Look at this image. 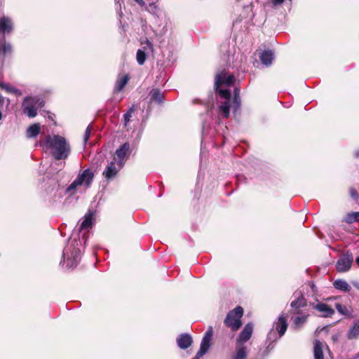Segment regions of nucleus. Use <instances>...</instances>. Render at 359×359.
<instances>
[{"label": "nucleus", "mask_w": 359, "mask_h": 359, "mask_svg": "<svg viewBox=\"0 0 359 359\" xmlns=\"http://www.w3.org/2000/svg\"><path fill=\"white\" fill-rule=\"evenodd\" d=\"M241 103V99L239 97V92L237 88H235L234 90V100H233V106L234 110L236 111L237 109L239 108Z\"/></svg>", "instance_id": "c756f323"}, {"label": "nucleus", "mask_w": 359, "mask_h": 359, "mask_svg": "<svg viewBox=\"0 0 359 359\" xmlns=\"http://www.w3.org/2000/svg\"><path fill=\"white\" fill-rule=\"evenodd\" d=\"M1 109H2V108H0V121L1 120L2 116H2V111H1Z\"/></svg>", "instance_id": "a19ab883"}, {"label": "nucleus", "mask_w": 359, "mask_h": 359, "mask_svg": "<svg viewBox=\"0 0 359 359\" xmlns=\"http://www.w3.org/2000/svg\"><path fill=\"white\" fill-rule=\"evenodd\" d=\"M135 110V105H133L131 107H130L128 111L124 114V126H127L128 123L130 121V118L132 116V114H133Z\"/></svg>", "instance_id": "cd10ccee"}, {"label": "nucleus", "mask_w": 359, "mask_h": 359, "mask_svg": "<svg viewBox=\"0 0 359 359\" xmlns=\"http://www.w3.org/2000/svg\"><path fill=\"white\" fill-rule=\"evenodd\" d=\"M235 81L234 76L228 74L225 71L217 74L215 76V87L221 98L224 100L219 107V112L224 118H228L230 114V97L231 93L226 87H229Z\"/></svg>", "instance_id": "f257e3e1"}, {"label": "nucleus", "mask_w": 359, "mask_h": 359, "mask_svg": "<svg viewBox=\"0 0 359 359\" xmlns=\"http://www.w3.org/2000/svg\"><path fill=\"white\" fill-rule=\"evenodd\" d=\"M151 101L161 103L162 102L163 95L158 89H153L150 92Z\"/></svg>", "instance_id": "b1692460"}, {"label": "nucleus", "mask_w": 359, "mask_h": 359, "mask_svg": "<svg viewBox=\"0 0 359 359\" xmlns=\"http://www.w3.org/2000/svg\"><path fill=\"white\" fill-rule=\"evenodd\" d=\"M177 343L180 348L186 349L191 345L192 338L188 334H182L177 339Z\"/></svg>", "instance_id": "2eb2a0df"}, {"label": "nucleus", "mask_w": 359, "mask_h": 359, "mask_svg": "<svg viewBox=\"0 0 359 359\" xmlns=\"http://www.w3.org/2000/svg\"><path fill=\"white\" fill-rule=\"evenodd\" d=\"M353 257L351 253L346 252L341 255L336 264V269L338 272L348 271L353 264Z\"/></svg>", "instance_id": "1a4fd4ad"}, {"label": "nucleus", "mask_w": 359, "mask_h": 359, "mask_svg": "<svg viewBox=\"0 0 359 359\" xmlns=\"http://www.w3.org/2000/svg\"><path fill=\"white\" fill-rule=\"evenodd\" d=\"M41 132V126L39 123L31 125L26 131V136L28 138L36 137Z\"/></svg>", "instance_id": "6ab92c4d"}, {"label": "nucleus", "mask_w": 359, "mask_h": 359, "mask_svg": "<svg viewBox=\"0 0 359 359\" xmlns=\"http://www.w3.org/2000/svg\"><path fill=\"white\" fill-rule=\"evenodd\" d=\"M121 168H119L118 166H116L115 161H111L107 166L102 175L107 180H110L116 175L117 172Z\"/></svg>", "instance_id": "ddd939ff"}, {"label": "nucleus", "mask_w": 359, "mask_h": 359, "mask_svg": "<svg viewBox=\"0 0 359 359\" xmlns=\"http://www.w3.org/2000/svg\"><path fill=\"white\" fill-rule=\"evenodd\" d=\"M137 4L142 6L144 5V1L143 0H135Z\"/></svg>", "instance_id": "58836bf2"}, {"label": "nucleus", "mask_w": 359, "mask_h": 359, "mask_svg": "<svg viewBox=\"0 0 359 359\" xmlns=\"http://www.w3.org/2000/svg\"><path fill=\"white\" fill-rule=\"evenodd\" d=\"M129 149V143L126 142L116 151L114 160L117 161V165H118L119 168H121L125 164L126 158L128 155Z\"/></svg>", "instance_id": "9d476101"}, {"label": "nucleus", "mask_w": 359, "mask_h": 359, "mask_svg": "<svg viewBox=\"0 0 359 359\" xmlns=\"http://www.w3.org/2000/svg\"><path fill=\"white\" fill-rule=\"evenodd\" d=\"M11 49H12V48H11V45L10 43H4L1 47V50L2 52H4V53H11Z\"/></svg>", "instance_id": "473e14b6"}, {"label": "nucleus", "mask_w": 359, "mask_h": 359, "mask_svg": "<svg viewBox=\"0 0 359 359\" xmlns=\"http://www.w3.org/2000/svg\"><path fill=\"white\" fill-rule=\"evenodd\" d=\"M5 86H6V84H5V83H2V82H0V88H1L4 89V87H5Z\"/></svg>", "instance_id": "ea45409f"}, {"label": "nucleus", "mask_w": 359, "mask_h": 359, "mask_svg": "<svg viewBox=\"0 0 359 359\" xmlns=\"http://www.w3.org/2000/svg\"><path fill=\"white\" fill-rule=\"evenodd\" d=\"M212 333V327H210L202 339L199 351L197 352L196 355L193 359H200V358H201L208 352L210 347Z\"/></svg>", "instance_id": "6e6552de"}, {"label": "nucleus", "mask_w": 359, "mask_h": 359, "mask_svg": "<svg viewBox=\"0 0 359 359\" xmlns=\"http://www.w3.org/2000/svg\"><path fill=\"white\" fill-rule=\"evenodd\" d=\"M334 286L336 289L344 291V292H349L351 290V286L344 280H341V279L336 280L334 282Z\"/></svg>", "instance_id": "4be33fe9"}, {"label": "nucleus", "mask_w": 359, "mask_h": 359, "mask_svg": "<svg viewBox=\"0 0 359 359\" xmlns=\"http://www.w3.org/2000/svg\"><path fill=\"white\" fill-rule=\"evenodd\" d=\"M353 286L359 290V282H353Z\"/></svg>", "instance_id": "4c0bfd02"}, {"label": "nucleus", "mask_w": 359, "mask_h": 359, "mask_svg": "<svg viewBox=\"0 0 359 359\" xmlns=\"http://www.w3.org/2000/svg\"><path fill=\"white\" fill-rule=\"evenodd\" d=\"M43 106V101L38 97H25L22 102L24 113L29 118H34L37 114V109Z\"/></svg>", "instance_id": "39448f33"}, {"label": "nucleus", "mask_w": 359, "mask_h": 359, "mask_svg": "<svg viewBox=\"0 0 359 359\" xmlns=\"http://www.w3.org/2000/svg\"><path fill=\"white\" fill-rule=\"evenodd\" d=\"M307 315L298 316L293 318V323L296 328L301 327L306 321Z\"/></svg>", "instance_id": "393cba45"}, {"label": "nucleus", "mask_w": 359, "mask_h": 359, "mask_svg": "<svg viewBox=\"0 0 359 359\" xmlns=\"http://www.w3.org/2000/svg\"><path fill=\"white\" fill-rule=\"evenodd\" d=\"M271 1L274 6L280 5L284 1V0H271Z\"/></svg>", "instance_id": "c9c22d12"}, {"label": "nucleus", "mask_w": 359, "mask_h": 359, "mask_svg": "<svg viewBox=\"0 0 359 359\" xmlns=\"http://www.w3.org/2000/svg\"><path fill=\"white\" fill-rule=\"evenodd\" d=\"M357 264L359 266V257L356 258V260H355Z\"/></svg>", "instance_id": "79ce46f5"}, {"label": "nucleus", "mask_w": 359, "mask_h": 359, "mask_svg": "<svg viewBox=\"0 0 359 359\" xmlns=\"http://www.w3.org/2000/svg\"><path fill=\"white\" fill-rule=\"evenodd\" d=\"M355 358H359V353L354 357Z\"/></svg>", "instance_id": "37998d69"}, {"label": "nucleus", "mask_w": 359, "mask_h": 359, "mask_svg": "<svg viewBox=\"0 0 359 359\" xmlns=\"http://www.w3.org/2000/svg\"><path fill=\"white\" fill-rule=\"evenodd\" d=\"M337 310L341 314H346V308L340 304H336L335 305Z\"/></svg>", "instance_id": "72a5a7b5"}, {"label": "nucleus", "mask_w": 359, "mask_h": 359, "mask_svg": "<svg viewBox=\"0 0 359 359\" xmlns=\"http://www.w3.org/2000/svg\"><path fill=\"white\" fill-rule=\"evenodd\" d=\"M39 144L43 149L50 150L57 160L66 159L71 152L69 143L59 135H47L44 140H40Z\"/></svg>", "instance_id": "f03ea898"}, {"label": "nucleus", "mask_w": 359, "mask_h": 359, "mask_svg": "<svg viewBox=\"0 0 359 359\" xmlns=\"http://www.w3.org/2000/svg\"><path fill=\"white\" fill-rule=\"evenodd\" d=\"M78 245L79 243L76 239L71 238L69 245L64 249L62 257L69 268L76 266L80 261L81 252L77 248Z\"/></svg>", "instance_id": "7ed1b4c3"}, {"label": "nucleus", "mask_w": 359, "mask_h": 359, "mask_svg": "<svg viewBox=\"0 0 359 359\" xmlns=\"http://www.w3.org/2000/svg\"><path fill=\"white\" fill-rule=\"evenodd\" d=\"M4 104V98L0 95V108H3Z\"/></svg>", "instance_id": "e433bc0d"}, {"label": "nucleus", "mask_w": 359, "mask_h": 359, "mask_svg": "<svg viewBox=\"0 0 359 359\" xmlns=\"http://www.w3.org/2000/svg\"><path fill=\"white\" fill-rule=\"evenodd\" d=\"M359 337V320L354 323L353 327L349 330L347 337L349 339H354Z\"/></svg>", "instance_id": "5701e85b"}, {"label": "nucleus", "mask_w": 359, "mask_h": 359, "mask_svg": "<svg viewBox=\"0 0 359 359\" xmlns=\"http://www.w3.org/2000/svg\"><path fill=\"white\" fill-rule=\"evenodd\" d=\"M13 31V22L8 17L0 18V32L4 34H10Z\"/></svg>", "instance_id": "f8f14e48"}, {"label": "nucleus", "mask_w": 359, "mask_h": 359, "mask_svg": "<svg viewBox=\"0 0 359 359\" xmlns=\"http://www.w3.org/2000/svg\"><path fill=\"white\" fill-rule=\"evenodd\" d=\"M345 222L348 224L359 222V212H353L347 214Z\"/></svg>", "instance_id": "bb28decb"}, {"label": "nucleus", "mask_w": 359, "mask_h": 359, "mask_svg": "<svg viewBox=\"0 0 359 359\" xmlns=\"http://www.w3.org/2000/svg\"><path fill=\"white\" fill-rule=\"evenodd\" d=\"M253 331V325L250 323H248L243 328V331L241 332L239 337L236 340L237 344L243 345L245 342L248 341L252 334Z\"/></svg>", "instance_id": "9b49d317"}, {"label": "nucleus", "mask_w": 359, "mask_h": 359, "mask_svg": "<svg viewBox=\"0 0 359 359\" xmlns=\"http://www.w3.org/2000/svg\"><path fill=\"white\" fill-rule=\"evenodd\" d=\"M274 58V55L271 50H265L260 55L262 63L268 66L270 65Z\"/></svg>", "instance_id": "aec40b11"}, {"label": "nucleus", "mask_w": 359, "mask_h": 359, "mask_svg": "<svg viewBox=\"0 0 359 359\" xmlns=\"http://www.w3.org/2000/svg\"><path fill=\"white\" fill-rule=\"evenodd\" d=\"M243 314V308L241 306H237L236 309L228 313L226 318L224 320L225 325L227 327H231L233 331L238 330L242 325L241 318H242Z\"/></svg>", "instance_id": "423d86ee"}, {"label": "nucleus", "mask_w": 359, "mask_h": 359, "mask_svg": "<svg viewBox=\"0 0 359 359\" xmlns=\"http://www.w3.org/2000/svg\"><path fill=\"white\" fill-rule=\"evenodd\" d=\"M94 221V213L93 211H89L83 217L82 222L81 223L79 230H88L93 225Z\"/></svg>", "instance_id": "dca6fc26"}, {"label": "nucleus", "mask_w": 359, "mask_h": 359, "mask_svg": "<svg viewBox=\"0 0 359 359\" xmlns=\"http://www.w3.org/2000/svg\"><path fill=\"white\" fill-rule=\"evenodd\" d=\"M351 195L355 199H356L358 198V194H357L356 191L354 189L351 190Z\"/></svg>", "instance_id": "f704fd0d"}, {"label": "nucleus", "mask_w": 359, "mask_h": 359, "mask_svg": "<svg viewBox=\"0 0 359 359\" xmlns=\"http://www.w3.org/2000/svg\"><path fill=\"white\" fill-rule=\"evenodd\" d=\"M323 344L319 340H316L314 342V359H324L323 351Z\"/></svg>", "instance_id": "412c9836"}, {"label": "nucleus", "mask_w": 359, "mask_h": 359, "mask_svg": "<svg viewBox=\"0 0 359 359\" xmlns=\"http://www.w3.org/2000/svg\"><path fill=\"white\" fill-rule=\"evenodd\" d=\"M305 305L304 299L302 296L298 297L297 300L291 302V306L292 308L299 309Z\"/></svg>", "instance_id": "c85d7f7f"}, {"label": "nucleus", "mask_w": 359, "mask_h": 359, "mask_svg": "<svg viewBox=\"0 0 359 359\" xmlns=\"http://www.w3.org/2000/svg\"><path fill=\"white\" fill-rule=\"evenodd\" d=\"M129 80L128 76L125 75L124 76L118 79L116 81L115 88L116 90L121 91L123 90V88L125 87V86L127 84L128 81Z\"/></svg>", "instance_id": "a878e982"}, {"label": "nucleus", "mask_w": 359, "mask_h": 359, "mask_svg": "<svg viewBox=\"0 0 359 359\" xmlns=\"http://www.w3.org/2000/svg\"><path fill=\"white\" fill-rule=\"evenodd\" d=\"M93 130V127L91 125H89L87 128L86 129L85 135L83 137V142L86 144L90 137V135L91 134V132Z\"/></svg>", "instance_id": "2f4dec72"}, {"label": "nucleus", "mask_w": 359, "mask_h": 359, "mask_svg": "<svg viewBox=\"0 0 359 359\" xmlns=\"http://www.w3.org/2000/svg\"><path fill=\"white\" fill-rule=\"evenodd\" d=\"M93 177V172L90 169H86L81 174L79 175L77 178L69 185L68 190H74L77 187L81 185H86V187H88Z\"/></svg>", "instance_id": "0eeeda50"}, {"label": "nucleus", "mask_w": 359, "mask_h": 359, "mask_svg": "<svg viewBox=\"0 0 359 359\" xmlns=\"http://www.w3.org/2000/svg\"><path fill=\"white\" fill-rule=\"evenodd\" d=\"M313 309L321 313L323 317H329L334 314V311L333 309L330 307L328 305L319 303L313 306Z\"/></svg>", "instance_id": "f3484780"}, {"label": "nucleus", "mask_w": 359, "mask_h": 359, "mask_svg": "<svg viewBox=\"0 0 359 359\" xmlns=\"http://www.w3.org/2000/svg\"><path fill=\"white\" fill-rule=\"evenodd\" d=\"M247 348L241 344H236V353L231 359H245L247 358Z\"/></svg>", "instance_id": "a211bd4d"}, {"label": "nucleus", "mask_w": 359, "mask_h": 359, "mask_svg": "<svg viewBox=\"0 0 359 359\" xmlns=\"http://www.w3.org/2000/svg\"><path fill=\"white\" fill-rule=\"evenodd\" d=\"M7 93H13V94H16V95H21V93L20 91L15 88V87L13 86H11L10 85H8V84H6L4 88Z\"/></svg>", "instance_id": "7c9ffc66"}, {"label": "nucleus", "mask_w": 359, "mask_h": 359, "mask_svg": "<svg viewBox=\"0 0 359 359\" xmlns=\"http://www.w3.org/2000/svg\"><path fill=\"white\" fill-rule=\"evenodd\" d=\"M287 318L283 313L279 316L278 320L274 323L273 328L268 334L269 340L276 341L283 336L287 328Z\"/></svg>", "instance_id": "20e7f679"}, {"label": "nucleus", "mask_w": 359, "mask_h": 359, "mask_svg": "<svg viewBox=\"0 0 359 359\" xmlns=\"http://www.w3.org/2000/svg\"><path fill=\"white\" fill-rule=\"evenodd\" d=\"M144 50L139 49L137 51L136 58H137V63L140 65H142L144 63L145 60H146V53H145V50H149L151 51L153 50V45H152V43L150 41H149L148 40H147V46H144Z\"/></svg>", "instance_id": "4468645a"}]
</instances>
